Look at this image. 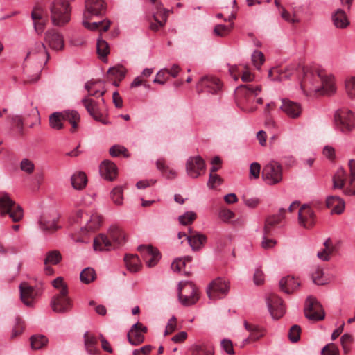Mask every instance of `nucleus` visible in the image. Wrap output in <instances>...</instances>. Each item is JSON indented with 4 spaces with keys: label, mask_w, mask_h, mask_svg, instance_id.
<instances>
[{
    "label": "nucleus",
    "mask_w": 355,
    "mask_h": 355,
    "mask_svg": "<svg viewBox=\"0 0 355 355\" xmlns=\"http://www.w3.org/2000/svg\"><path fill=\"white\" fill-rule=\"evenodd\" d=\"M298 69H301L304 73L301 87L305 94L314 92L329 94L335 92L336 87L331 75L327 74L324 70L317 69L315 71H309L304 68L301 69L297 64L284 68L273 67L270 69L268 76L272 80L283 81L297 76Z\"/></svg>",
    "instance_id": "1"
},
{
    "label": "nucleus",
    "mask_w": 355,
    "mask_h": 355,
    "mask_svg": "<svg viewBox=\"0 0 355 355\" xmlns=\"http://www.w3.org/2000/svg\"><path fill=\"white\" fill-rule=\"evenodd\" d=\"M108 236L100 234L94 239L95 250H110L123 245L126 242V234L117 225H112Z\"/></svg>",
    "instance_id": "2"
},
{
    "label": "nucleus",
    "mask_w": 355,
    "mask_h": 355,
    "mask_svg": "<svg viewBox=\"0 0 355 355\" xmlns=\"http://www.w3.org/2000/svg\"><path fill=\"white\" fill-rule=\"evenodd\" d=\"M261 87L241 85L236 89L235 94L238 106L243 111L252 112L257 110L254 105V99L261 92Z\"/></svg>",
    "instance_id": "3"
},
{
    "label": "nucleus",
    "mask_w": 355,
    "mask_h": 355,
    "mask_svg": "<svg viewBox=\"0 0 355 355\" xmlns=\"http://www.w3.org/2000/svg\"><path fill=\"white\" fill-rule=\"evenodd\" d=\"M51 19L54 26H62L71 19V7L67 0H54L49 7Z\"/></svg>",
    "instance_id": "4"
},
{
    "label": "nucleus",
    "mask_w": 355,
    "mask_h": 355,
    "mask_svg": "<svg viewBox=\"0 0 355 355\" xmlns=\"http://www.w3.org/2000/svg\"><path fill=\"white\" fill-rule=\"evenodd\" d=\"M0 215H9L13 222H19L24 216L22 208L6 192H0Z\"/></svg>",
    "instance_id": "5"
},
{
    "label": "nucleus",
    "mask_w": 355,
    "mask_h": 355,
    "mask_svg": "<svg viewBox=\"0 0 355 355\" xmlns=\"http://www.w3.org/2000/svg\"><path fill=\"white\" fill-rule=\"evenodd\" d=\"M263 182L268 185H275L283 180V168L277 162L271 160L267 163L261 171Z\"/></svg>",
    "instance_id": "6"
},
{
    "label": "nucleus",
    "mask_w": 355,
    "mask_h": 355,
    "mask_svg": "<svg viewBox=\"0 0 355 355\" xmlns=\"http://www.w3.org/2000/svg\"><path fill=\"white\" fill-rule=\"evenodd\" d=\"M178 297L181 304L188 306L194 304L199 299L195 285L189 282H180Z\"/></svg>",
    "instance_id": "7"
},
{
    "label": "nucleus",
    "mask_w": 355,
    "mask_h": 355,
    "mask_svg": "<svg viewBox=\"0 0 355 355\" xmlns=\"http://www.w3.org/2000/svg\"><path fill=\"white\" fill-rule=\"evenodd\" d=\"M49 54L45 45L42 42H35L34 46L28 51L26 60L36 64L38 69H41L47 62Z\"/></svg>",
    "instance_id": "8"
},
{
    "label": "nucleus",
    "mask_w": 355,
    "mask_h": 355,
    "mask_svg": "<svg viewBox=\"0 0 355 355\" xmlns=\"http://www.w3.org/2000/svg\"><path fill=\"white\" fill-rule=\"evenodd\" d=\"M335 123L342 132H350L355 128V114L347 110H338L335 114Z\"/></svg>",
    "instance_id": "9"
},
{
    "label": "nucleus",
    "mask_w": 355,
    "mask_h": 355,
    "mask_svg": "<svg viewBox=\"0 0 355 355\" xmlns=\"http://www.w3.org/2000/svg\"><path fill=\"white\" fill-rule=\"evenodd\" d=\"M229 290V282L222 278H217L209 284L207 288V293L209 299L216 300L226 296Z\"/></svg>",
    "instance_id": "10"
},
{
    "label": "nucleus",
    "mask_w": 355,
    "mask_h": 355,
    "mask_svg": "<svg viewBox=\"0 0 355 355\" xmlns=\"http://www.w3.org/2000/svg\"><path fill=\"white\" fill-rule=\"evenodd\" d=\"M19 288L21 300L27 306H33L42 294L40 288L32 286L27 282L21 283Z\"/></svg>",
    "instance_id": "11"
},
{
    "label": "nucleus",
    "mask_w": 355,
    "mask_h": 355,
    "mask_svg": "<svg viewBox=\"0 0 355 355\" xmlns=\"http://www.w3.org/2000/svg\"><path fill=\"white\" fill-rule=\"evenodd\" d=\"M304 314L309 320L313 321L322 320L325 315L321 304L312 296L306 299Z\"/></svg>",
    "instance_id": "12"
},
{
    "label": "nucleus",
    "mask_w": 355,
    "mask_h": 355,
    "mask_svg": "<svg viewBox=\"0 0 355 355\" xmlns=\"http://www.w3.org/2000/svg\"><path fill=\"white\" fill-rule=\"evenodd\" d=\"M78 218L85 219V226L81 228V231H86L87 233L94 232L97 230L103 223L101 216L96 211L92 212L90 214H85L83 211L78 210L76 213Z\"/></svg>",
    "instance_id": "13"
},
{
    "label": "nucleus",
    "mask_w": 355,
    "mask_h": 355,
    "mask_svg": "<svg viewBox=\"0 0 355 355\" xmlns=\"http://www.w3.org/2000/svg\"><path fill=\"white\" fill-rule=\"evenodd\" d=\"M222 85L216 77L205 76L200 80L196 86L198 93L207 92L211 94L217 93L221 89Z\"/></svg>",
    "instance_id": "14"
},
{
    "label": "nucleus",
    "mask_w": 355,
    "mask_h": 355,
    "mask_svg": "<svg viewBox=\"0 0 355 355\" xmlns=\"http://www.w3.org/2000/svg\"><path fill=\"white\" fill-rule=\"evenodd\" d=\"M315 223V216L313 209L307 205H303L298 211V224L300 227L306 229L311 228Z\"/></svg>",
    "instance_id": "15"
},
{
    "label": "nucleus",
    "mask_w": 355,
    "mask_h": 355,
    "mask_svg": "<svg viewBox=\"0 0 355 355\" xmlns=\"http://www.w3.org/2000/svg\"><path fill=\"white\" fill-rule=\"evenodd\" d=\"M205 164L200 156L189 157L186 163L187 173L191 178H196L205 171Z\"/></svg>",
    "instance_id": "16"
},
{
    "label": "nucleus",
    "mask_w": 355,
    "mask_h": 355,
    "mask_svg": "<svg viewBox=\"0 0 355 355\" xmlns=\"http://www.w3.org/2000/svg\"><path fill=\"white\" fill-rule=\"evenodd\" d=\"M106 8L107 5L104 0H86L83 15L85 17L103 15Z\"/></svg>",
    "instance_id": "17"
},
{
    "label": "nucleus",
    "mask_w": 355,
    "mask_h": 355,
    "mask_svg": "<svg viewBox=\"0 0 355 355\" xmlns=\"http://www.w3.org/2000/svg\"><path fill=\"white\" fill-rule=\"evenodd\" d=\"M82 103L86 108L89 115L96 121L102 123L103 124H109V121L103 116V114L100 111L98 106L95 101L93 99L85 97L82 99Z\"/></svg>",
    "instance_id": "18"
},
{
    "label": "nucleus",
    "mask_w": 355,
    "mask_h": 355,
    "mask_svg": "<svg viewBox=\"0 0 355 355\" xmlns=\"http://www.w3.org/2000/svg\"><path fill=\"white\" fill-rule=\"evenodd\" d=\"M147 327L140 322L133 324L127 334L128 340L132 345H139L144 341Z\"/></svg>",
    "instance_id": "19"
},
{
    "label": "nucleus",
    "mask_w": 355,
    "mask_h": 355,
    "mask_svg": "<svg viewBox=\"0 0 355 355\" xmlns=\"http://www.w3.org/2000/svg\"><path fill=\"white\" fill-rule=\"evenodd\" d=\"M51 306L56 313H66L72 308V302L68 295H55L51 301Z\"/></svg>",
    "instance_id": "20"
},
{
    "label": "nucleus",
    "mask_w": 355,
    "mask_h": 355,
    "mask_svg": "<svg viewBox=\"0 0 355 355\" xmlns=\"http://www.w3.org/2000/svg\"><path fill=\"white\" fill-rule=\"evenodd\" d=\"M45 42L54 51H61L64 47L63 35L54 29H50L45 33Z\"/></svg>",
    "instance_id": "21"
},
{
    "label": "nucleus",
    "mask_w": 355,
    "mask_h": 355,
    "mask_svg": "<svg viewBox=\"0 0 355 355\" xmlns=\"http://www.w3.org/2000/svg\"><path fill=\"white\" fill-rule=\"evenodd\" d=\"M267 304L271 316L274 319H279L285 313L282 300L276 295L270 294L267 297Z\"/></svg>",
    "instance_id": "22"
},
{
    "label": "nucleus",
    "mask_w": 355,
    "mask_h": 355,
    "mask_svg": "<svg viewBox=\"0 0 355 355\" xmlns=\"http://www.w3.org/2000/svg\"><path fill=\"white\" fill-rule=\"evenodd\" d=\"M138 250L148 267L155 266L160 259L159 251L151 245H140L138 247Z\"/></svg>",
    "instance_id": "23"
},
{
    "label": "nucleus",
    "mask_w": 355,
    "mask_h": 355,
    "mask_svg": "<svg viewBox=\"0 0 355 355\" xmlns=\"http://www.w3.org/2000/svg\"><path fill=\"white\" fill-rule=\"evenodd\" d=\"M280 110L291 119L298 118L302 113V107L299 103L282 99Z\"/></svg>",
    "instance_id": "24"
},
{
    "label": "nucleus",
    "mask_w": 355,
    "mask_h": 355,
    "mask_svg": "<svg viewBox=\"0 0 355 355\" xmlns=\"http://www.w3.org/2000/svg\"><path fill=\"white\" fill-rule=\"evenodd\" d=\"M31 17L35 31L38 34L42 33L47 23V18L44 16L42 8L40 7L35 8L32 11Z\"/></svg>",
    "instance_id": "25"
},
{
    "label": "nucleus",
    "mask_w": 355,
    "mask_h": 355,
    "mask_svg": "<svg viewBox=\"0 0 355 355\" xmlns=\"http://www.w3.org/2000/svg\"><path fill=\"white\" fill-rule=\"evenodd\" d=\"M187 240L193 251H198L206 243L207 236L203 234L189 229V234L187 236Z\"/></svg>",
    "instance_id": "26"
},
{
    "label": "nucleus",
    "mask_w": 355,
    "mask_h": 355,
    "mask_svg": "<svg viewBox=\"0 0 355 355\" xmlns=\"http://www.w3.org/2000/svg\"><path fill=\"white\" fill-rule=\"evenodd\" d=\"M168 17V11L164 9L162 5L157 6V12L153 13L155 22H151L150 28L152 31H157L163 27L166 24Z\"/></svg>",
    "instance_id": "27"
},
{
    "label": "nucleus",
    "mask_w": 355,
    "mask_h": 355,
    "mask_svg": "<svg viewBox=\"0 0 355 355\" xmlns=\"http://www.w3.org/2000/svg\"><path fill=\"white\" fill-rule=\"evenodd\" d=\"M285 213L286 209L281 208L277 215L268 217L265 221L263 233L265 234H270L274 227L279 224L284 220Z\"/></svg>",
    "instance_id": "28"
},
{
    "label": "nucleus",
    "mask_w": 355,
    "mask_h": 355,
    "mask_svg": "<svg viewBox=\"0 0 355 355\" xmlns=\"http://www.w3.org/2000/svg\"><path fill=\"white\" fill-rule=\"evenodd\" d=\"M101 175L108 180H113L117 175L116 166L112 162L105 160L100 165Z\"/></svg>",
    "instance_id": "29"
},
{
    "label": "nucleus",
    "mask_w": 355,
    "mask_h": 355,
    "mask_svg": "<svg viewBox=\"0 0 355 355\" xmlns=\"http://www.w3.org/2000/svg\"><path fill=\"white\" fill-rule=\"evenodd\" d=\"M300 286V282L293 277L287 276L279 281L280 289L286 293H291Z\"/></svg>",
    "instance_id": "30"
},
{
    "label": "nucleus",
    "mask_w": 355,
    "mask_h": 355,
    "mask_svg": "<svg viewBox=\"0 0 355 355\" xmlns=\"http://www.w3.org/2000/svg\"><path fill=\"white\" fill-rule=\"evenodd\" d=\"M327 207L331 209V214H340L345 209L343 200L338 196H329L326 200Z\"/></svg>",
    "instance_id": "31"
},
{
    "label": "nucleus",
    "mask_w": 355,
    "mask_h": 355,
    "mask_svg": "<svg viewBox=\"0 0 355 355\" xmlns=\"http://www.w3.org/2000/svg\"><path fill=\"white\" fill-rule=\"evenodd\" d=\"M92 17H85L83 16V25L90 31H99L102 32H106L110 26V22L109 21H101L99 22H92L90 23L89 20Z\"/></svg>",
    "instance_id": "32"
},
{
    "label": "nucleus",
    "mask_w": 355,
    "mask_h": 355,
    "mask_svg": "<svg viewBox=\"0 0 355 355\" xmlns=\"http://www.w3.org/2000/svg\"><path fill=\"white\" fill-rule=\"evenodd\" d=\"M62 112L64 121H68L71 125V132H74L78 127L80 117L76 110H64Z\"/></svg>",
    "instance_id": "33"
},
{
    "label": "nucleus",
    "mask_w": 355,
    "mask_h": 355,
    "mask_svg": "<svg viewBox=\"0 0 355 355\" xmlns=\"http://www.w3.org/2000/svg\"><path fill=\"white\" fill-rule=\"evenodd\" d=\"M85 89L88 95L91 96H102L105 91L103 89V83L101 82L89 81L86 83Z\"/></svg>",
    "instance_id": "34"
},
{
    "label": "nucleus",
    "mask_w": 355,
    "mask_h": 355,
    "mask_svg": "<svg viewBox=\"0 0 355 355\" xmlns=\"http://www.w3.org/2000/svg\"><path fill=\"white\" fill-rule=\"evenodd\" d=\"M332 21L334 26L338 28H345L349 24L345 12L340 8L332 15Z\"/></svg>",
    "instance_id": "35"
},
{
    "label": "nucleus",
    "mask_w": 355,
    "mask_h": 355,
    "mask_svg": "<svg viewBox=\"0 0 355 355\" xmlns=\"http://www.w3.org/2000/svg\"><path fill=\"white\" fill-rule=\"evenodd\" d=\"M84 343L87 352L90 354H96L97 352V338L92 334L86 331L84 334Z\"/></svg>",
    "instance_id": "36"
},
{
    "label": "nucleus",
    "mask_w": 355,
    "mask_h": 355,
    "mask_svg": "<svg viewBox=\"0 0 355 355\" xmlns=\"http://www.w3.org/2000/svg\"><path fill=\"white\" fill-rule=\"evenodd\" d=\"M40 225L43 230H54L58 226L57 224V217L55 216L51 218L49 216L44 215L40 220Z\"/></svg>",
    "instance_id": "37"
},
{
    "label": "nucleus",
    "mask_w": 355,
    "mask_h": 355,
    "mask_svg": "<svg viewBox=\"0 0 355 355\" xmlns=\"http://www.w3.org/2000/svg\"><path fill=\"white\" fill-rule=\"evenodd\" d=\"M71 184L76 189H83L87 184V179L85 173L77 172L71 176Z\"/></svg>",
    "instance_id": "38"
},
{
    "label": "nucleus",
    "mask_w": 355,
    "mask_h": 355,
    "mask_svg": "<svg viewBox=\"0 0 355 355\" xmlns=\"http://www.w3.org/2000/svg\"><path fill=\"white\" fill-rule=\"evenodd\" d=\"M124 261L130 271L137 272L141 266V261L137 255L127 254L124 257Z\"/></svg>",
    "instance_id": "39"
},
{
    "label": "nucleus",
    "mask_w": 355,
    "mask_h": 355,
    "mask_svg": "<svg viewBox=\"0 0 355 355\" xmlns=\"http://www.w3.org/2000/svg\"><path fill=\"white\" fill-rule=\"evenodd\" d=\"M64 118L62 112H54L49 116V125L54 130H60L63 128Z\"/></svg>",
    "instance_id": "40"
},
{
    "label": "nucleus",
    "mask_w": 355,
    "mask_h": 355,
    "mask_svg": "<svg viewBox=\"0 0 355 355\" xmlns=\"http://www.w3.org/2000/svg\"><path fill=\"white\" fill-rule=\"evenodd\" d=\"M97 53L103 61H107V56L110 53L109 45L107 42L103 39L99 38L96 44Z\"/></svg>",
    "instance_id": "41"
},
{
    "label": "nucleus",
    "mask_w": 355,
    "mask_h": 355,
    "mask_svg": "<svg viewBox=\"0 0 355 355\" xmlns=\"http://www.w3.org/2000/svg\"><path fill=\"white\" fill-rule=\"evenodd\" d=\"M61 260L62 255L60 252L58 250H53L46 253V257L44 259V264L56 265L59 263Z\"/></svg>",
    "instance_id": "42"
},
{
    "label": "nucleus",
    "mask_w": 355,
    "mask_h": 355,
    "mask_svg": "<svg viewBox=\"0 0 355 355\" xmlns=\"http://www.w3.org/2000/svg\"><path fill=\"white\" fill-rule=\"evenodd\" d=\"M48 339L42 335L33 336L31 338V345L33 349H40L46 345Z\"/></svg>",
    "instance_id": "43"
},
{
    "label": "nucleus",
    "mask_w": 355,
    "mask_h": 355,
    "mask_svg": "<svg viewBox=\"0 0 355 355\" xmlns=\"http://www.w3.org/2000/svg\"><path fill=\"white\" fill-rule=\"evenodd\" d=\"M96 278V272L93 268H87L82 270L80 275V281L85 284H89Z\"/></svg>",
    "instance_id": "44"
},
{
    "label": "nucleus",
    "mask_w": 355,
    "mask_h": 355,
    "mask_svg": "<svg viewBox=\"0 0 355 355\" xmlns=\"http://www.w3.org/2000/svg\"><path fill=\"white\" fill-rule=\"evenodd\" d=\"M191 261V257L189 256L183 258H178L172 263L171 268L175 272H185L184 268L185 267L186 262H190Z\"/></svg>",
    "instance_id": "45"
},
{
    "label": "nucleus",
    "mask_w": 355,
    "mask_h": 355,
    "mask_svg": "<svg viewBox=\"0 0 355 355\" xmlns=\"http://www.w3.org/2000/svg\"><path fill=\"white\" fill-rule=\"evenodd\" d=\"M196 218V214L193 211H189L180 216L178 217V221L181 225H187L191 224Z\"/></svg>",
    "instance_id": "46"
},
{
    "label": "nucleus",
    "mask_w": 355,
    "mask_h": 355,
    "mask_svg": "<svg viewBox=\"0 0 355 355\" xmlns=\"http://www.w3.org/2000/svg\"><path fill=\"white\" fill-rule=\"evenodd\" d=\"M345 172L343 168H340L337 171L335 174L333 181H334V188H342L344 185V182L345 180Z\"/></svg>",
    "instance_id": "47"
},
{
    "label": "nucleus",
    "mask_w": 355,
    "mask_h": 355,
    "mask_svg": "<svg viewBox=\"0 0 355 355\" xmlns=\"http://www.w3.org/2000/svg\"><path fill=\"white\" fill-rule=\"evenodd\" d=\"M191 355H214L211 347L205 345H195L192 348Z\"/></svg>",
    "instance_id": "48"
},
{
    "label": "nucleus",
    "mask_w": 355,
    "mask_h": 355,
    "mask_svg": "<svg viewBox=\"0 0 355 355\" xmlns=\"http://www.w3.org/2000/svg\"><path fill=\"white\" fill-rule=\"evenodd\" d=\"M111 197L113 202L117 205H121L123 203V188L121 187H116L114 188L111 192Z\"/></svg>",
    "instance_id": "49"
},
{
    "label": "nucleus",
    "mask_w": 355,
    "mask_h": 355,
    "mask_svg": "<svg viewBox=\"0 0 355 355\" xmlns=\"http://www.w3.org/2000/svg\"><path fill=\"white\" fill-rule=\"evenodd\" d=\"M265 61L264 55L261 51H255L252 55V62L254 66L257 69H260L261 66Z\"/></svg>",
    "instance_id": "50"
},
{
    "label": "nucleus",
    "mask_w": 355,
    "mask_h": 355,
    "mask_svg": "<svg viewBox=\"0 0 355 355\" xmlns=\"http://www.w3.org/2000/svg\"><path fill=\"white\" fill-rule=\"evenodd\" d=\"M345 89L350 98H355V76H352L345 80Z\"/></svg>",
    "instance_id": "51"
},
{
    "label": "nucleus",
    "mask_w": 355,
    "mask_h": 355,
    "mask_svg": "<svg viewBox=\"0 0 355 355\" xmlns=\"http://www.w3.org/2000/svg\"><path fill=\"white\" fill-rule=\"evenodd\" d=\"M24 329V322L19 318H17L15 320V326L12 330L11 333V338L14 339L21 334H22Z\"/></svg>",
    "instance_id": "52"
},
{
    "label": "nucleus",
    "mask_w": 355,
    "mask_h": 355,
    "mask_svg": "<svg viewBox=\"0 0 355 355\" xmlns=\"http://www.w3.org/2000/svg\"><path fill=\"white\" fill-rule=\"evenodd\" d=\"M300 327L297 324H295L290 328L288 332V338L292 343H296L300 340Z\"/></svg>",
    "instance_id": "53"
},
{
    "label": "nucleus",
    "mask_w": 355,
    "mask_h": 355,
    "mask_svg": "<svg viewBox=\"0 0 355 355\" xmlns=\"http://www.w3.org/2000/svg\"><path fill=\"white\" fill-rule=\"evenodd\" d=\"M321 355H340V351L335 344L331 343L322 348Z\"/></svg>",
    "instance_id": "54"
},
{
    "label": "nucleus",
    "mask_w": 355,
    "mask_h": 355,
    "mask_svg": "<svg viewBox=\"0 0 355 355\" xmlns=\"http://www.w3.org/2000/svg\"><path fill=\"white\" fill-rule=\"evenodd\" d=\"M110 154L112 157H117L120 155H123L124 157H128L129 156L128 150L121 146L114 145L110 148Z\"/></svg>",
    "instance_id": "55"
},
{
    "label": "nucleus",
    "mask_w": 355,
    "mask_h": 355,
    "mask_svg": "<svg viewBox=\"0 0 355 355\" xmlns=\"http://www.w3.org/2000/svg\"><path fill=\"white\" fill-rule=\"evenodd\" d=\"M108 73L111 74L119 80H121L125 77V70L123 67L119 66L110 68L108 70Z\"/></svg>",
    "instance_id": "56"
},
{
    "label": "nucleus",
    "mask_w": 355,
    "mask_h": 355,
    "mask_svg": "<svg viewBox=\"0 0 355 355\" xmlns=\"http://www.w3.org/2000/svg\"><path fill=\"white\" fill-rule=\"evenodd\" d=\"M21 266L22 263L19 262L16 265H13L9 268V281H13L19 275Z\"/></svg>",
    "instance_id": "57"
},
{
    "label": "nucleus",
    "mask_w": 355,
    "mask_h": 355,
    "mask_svg": "<svg viewBox=\"0 0 355 355\" xmlns=\"http://www.w3.org/2000/svg\"><path fill=\"white\" fill-rule=\"evenodd\" d=\"M223 180L218 174H209L207 186L214 189L222 184Z\"/></svg>",
    "instance_id": "58"
},
{
    "label": "nucleus",
    "mask_w": 355,
    "mask_h": 355,
    "mask_svg": "<svg viewBox=\"0 0 355 355\" xmlns=\"http://www.w3.org/2000/svg\"><path fill=\"white\" fill-rule=\"evenodd\" d=\"M261 173V165L258 162H253L250 166V178L258 179Z\"/></svg>",
    "instance_id": "59"
},
{
    "label": "nucleus",
    "mask_w": 355,
    "mask_h": 355,
    "mask_svg": "<svg viewBox=\"0 0 355 355\" xmlns=\"http://www.w3.org/2000/svg\"><path fill=\"white\" fill-rule=\"evenodd\" d=\"M20 168L23 171L31 174L33 172L35 166L32 161L28 159H24L21 162Z\"/></svg>",
    "instance_id": "60"
},
{
    "label": "nucleus",
    "mask_w": 355,
    "mask_h": 355,
    "mask_svg": "<svg viewBox=\"0 0 355 355\" xmlns=\"http://www.w3.org/2000/svg\"><path fill=\"white\" fill-rule=\"evenodd\" d=\"M231 28L232 26H227L225 25L219 24L215 26L214 32L216 35L223 37L230 33Z\"/></svg>",
    "instance_id": "61"
},
{
    "label": "nucleus",
    "mask_w": 355,
    "mask_h": 355,
    "mask_svg": "<svg viewBox=\"0 0 355 355\" xmlns=\"http://www.w3.org/2000/svg\"><path fill=\"white\" fill-rule=\"evenodd\" d=\"M313 282L318 285L324 284V280L323 279V272L321 269L317 268L312 274Z\"/></svg>",
    "instance_id": "62"
},
{
    "label": "nucleus",
    "mask_w": 355,
    "mask_h": 355,
    "mask_svg": "<svg viewBox=\"0 0 355 355\" xmlns=\"http://www.w3.org/2000/svg\"><path fill=\"white\" fill-rule=\"evenodd\" d=\"M167 74V69H161L156 75L153 82L155 83H159L161 85H164L166 81V76Z\"/></svg>",
    "instance_id": "63"
},
{
    "label": "nucleus",
    "mask_w": 355,
    "mask_h": 355,
    "mask_svg": "<svg viewBox=\"0 0 355 355\" xmlns=\"http://www.w3.org/2000/svg\"><path fill=\"white\" fill-rule=\"evenodd\" d=\"M221 346L223 350L230 355H233L234 354L233 345L231 340L227 339H224L221 342Z\"/></svg>",
    "instance_id": "64"
}]
</instances>
